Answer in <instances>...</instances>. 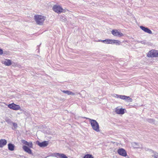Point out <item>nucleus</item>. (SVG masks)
<instances>
[{
	"instance_id": "15",
	"label": "nucleus",
	"mask_w": 158,
	"mask_h": 158,
	"mask_svg": "<svg viewBox=\"0 0 158 158\" xmlns=\"http://www.w3.org/2000/svg\"><path fill=\"white\" fill-rule=\"evenodd\" d=\"M55 156L58 158H68V157L64 154L56 153Z\"/></svg>"
},
{
	"instance_id": "4",
	"label": "nucleus",
	"mask_w": 158,
	"mask_h": 158,
	"mask_svg": "<svg viewBox=\"0 0 158 158\" xmlns=\"http://www.w3.org/2000/svg\"><path fill=\"white\" fill-rule=\"evenodd\" d=\"M147 56L149 57H158V50L152 49L147 54Z\"/></svg>"
},
{
	"instance_id": "8",
	"label": "nucleus",
	"mask_w": 158,
	"mask_h": 158,
	"mask_svg": "<svg viewBox=\"0 0 158 158\" xmlns=\"http://www.w3.org/2000/svg\"><path fill=\"white\" fill-rule=\"evenodd\" d=\"M111 33L114 36L121 37L123 36V34L121 32L118 31L117 30H113Z\"/></svg>"
},
{
	"instance_id": "12",
	"label": "nucleus",
	"mask_w": 158,
	"mask_h": 158,
	"mask_svg": "<svg viewBox=\"0 0 158 158\" xmlns=\"http://www.w3.org/2000/svg\"><path fill=\"white\" fill-rule=\"evenodd\" d=\"M140 28L144 32L151 34L152 33V31L149 29L143 26H140Z\"/></svg>"
},
{
	"instance_id": "6",
	"label": "nucleus",
	"mask_w": 158,
	"mask_h": 158,
	"mask_svg": "<svg viewBox=\"0 0 158 158\" xmlns=\"http://www.w3.org/2000/svg\"><path fill=\"white\" fill-rule=\"evenodd\" d=\"M113 96L114 98H120L123 100H127L129 101L130 102H131L132 101V99L129 96H127L124 95H119L117 94H114L113 95Z\"/></svg>"
},
{
	"instance_id": "17",
	"label": "nucleus",
	"mask_w": 158,
	"mask_h": 158,
	"mask_svg": "<svg viewBox=\"0 0 158 158\" xmlns=\"http://www.w3.org/2000/svg\"><path fill=\"white\" fill-rule=\"evenodd\" d=\"M8 148L9 150L13 151L14 150L15 146L12 143H9L8 144Z\"/></svg>"
},
{
	"instance_id": "16",
	"label": "nucleus",
	"mask_w": 158,
	"mask_h": 158,
	"mask_svg": "<svg viewBox=\"0 0 158 158\" xmlns=\"http://www.w3.org/2000/svg\"><path fill=\"white\" fill-rule=\"evenodd\" d=\"M112 40H113L108 39L103 40H102L101 41L107 44H112Z\"/></svg>"
},
{
	"instance_id": "22",
	"label": "nucleus",
	"mask_w": 158,
	"mask_h": 158,
	"mask_svg": "<svg viewBox=\"0 0 158 158\" xmlns=\"http://www.w3.org/2000/svg\"><path fill=\"white\" fill-rule=\"evenodd\" d=\"M3 51L2 49L0 48V55H2L3 54Z\"/></svg>"
},
{
	"instance_id": "20",
	"label": "nucleus",
	"mask_w": 158,
	"mask_h": 158,
	"mask_svg": "<svg viewBox=\"0 0 158 158\" xmlns=\"http://www.w3.org/2000/svg\"><path fill=\"white\" fill-rule=\"evenodd\" d=\"M83 158H94V157L91 155L88 154L85 155Z\"/></svg>"
},
{
	"instance_id": "18",
	"label": "nucleus",
	"mask_w": 158,
	"mask_h": 158,
	"mask_svg": "<svg viewBox=\"0 0 158 158\" xmlns=\"http://www.w3.org/2000/svg\"><path fill=\"white\" fill-rule=\"evenodd\" d=\"M120 42L118 40H113L112 44H115L116 45H119L120 44Z\"/></svg>"
},
{
	"instance_id": "7",
	"label": "nucleus",
	"mask_w": 158,
	"mask_h": 158,
	"mask_svg": "<svg viewBox=\"0 0 158 158\" xmlns=\"http://www.w3.org/2000/svg\"><path fill=\"white\" fill-rule=\"evenodd\" d=\"M8 107L10 109L15 110H18L20 109V106L19 105L15 104L14 103L9 104Z\"/></svg>"
},
{
	"instance_id": "5",
	"label": "nucleus",
	"mask_w": 158,
	"mask_h": 158,
	"mask_svg": "<svg viewBox=\"0 0 158 158\" xmlns=\"http://www.w3.org/2000/svg\"><path fill=\"white\" fill-rule=\"evenodd\" d=\"M52 9L54 12L58 14L65 12L64 10L60 5H54Z\"/></svg>"
},
{
	"instance_id": "3",
	"label": "nucleus",
	"mask_w": 158,
	"mask_h": 158,
	"mask_svg": "<svg viewBox=\"0 0 158 158\" xmlns=\"http://www.w3.org/2000/svg\"><path fill=\"white\" fill-rule=\"evenodd\" d=\"M85 118L89 120L90 123L93 130L97 132L99 131V125L96 120L87 118Z\"/></svg>"
},
{
	"instance_id": "10",
	"label": "nucleus",
	"mask_w": 158,
	"mask_h": 158,
	"mask_svg": "<svg viewBox=\"0 0 158 158\" xmlns=\"http://www.w3.org/2000/svg\"><path fill=\"white\" fill-rule=\"evenodd\" d=\"M37 145L40 147H46L48 144V141H44L42 142H40L39 141H37Z\"/></svg>"
},
{
	"instance_id": "2",
	"label": "nucleus",
	"mask_w": 158,
	"mask_h": 158,
	"mask_svg": "<svg viewBox=\"0 0 158 158\" xmlns=\"http://www.w3.org/2000/svg\"><path fill=\"white\" fill-rule=\"evenodd\" d=\"M46 17L41 15H36L34 16V19L36 23L39 25H43Z\"/></svg>"
},
{
	"instance_id": "21",
	"label": "nucleus",
	"mask_w": 158,
	"mask_h": 158,
	"mask_svg": "<svg viewBox=\"0 0 158 158\" xmlns=\"http://www.w3.org/2000/svg\"><path fill=\"white\" fill-rule=\"evenodd\" d=\"M13 126L15 128H16L17 127V124L16 123H13Z\"/></svg>"
},
{
	"instance_id": "13",
	"label": "nucleus",
	"mask_w": 158,
	"mask_h": 158,
	"mask_svg": "<svg viewBox=\"0 0 158 158\" xmlns=\"http://www.w3.org/2000/svg\"><path fill=\"white\" fill-rule=\"evenodd\" d=\"M2 64L6 66H9L12 64V62L10 60L6 59L5 61L2 62Z\"/></svg>"
},
{
	"instance_id": "23",
	"label": "nucleus",
	"mask_w": 158,
	"mask_h": 158,
	"mask_svg": "<svg viewBox=\"0 0 158 158\" xmlns=\"http://www.w3.org/2000/svg\"><path fill=\"white\" fill-rule=\"evenodd\" d=\"M156 156H158V155H155V156H154V158H157V157Z\"/></svg>"
},
{
	"instance_id": "1",
	"label": "nucleus",
	"mask_w": 158,
	"mask_h": 158,
	"mask_svg": "<svg viewBox=\"0 0 158 158\" xmlns=\"http://www.w3.org/2000/svg\"><path fill=\"white\" fill-rule=\"evenodd\" d=\"M21 141L22 143L23 144L29 147H28L25 145L23 146L22 148L24 151L29 154H32V151L30 148H33V144L32 142L31 141L28 142L24 140H22Z\"/></svg>"
},
{
	"instance_id": "9",
	"label": "nucleus",
	"mask_w": 158,
	"mask_h": 158,
	"mask_svg": "<svg viewBox=\"0 0 158 158\" xmlns=\"http://www.w3.org/2000/svg\"><path fill=\"white\" fill-rule=\"evenodd\" d=\"M118 154L122 156L125 157L127 156V153L126 151L123 148L119 149L117 151Z\"/></svg>"
},
{
	"instance_id": "14",
	"label": "nucleus",
	"mask_w": 158,
	"mask_h": 158,
	"mask_svg": "<svg viewBox=\"0 0 158 158\" xmlns=\"http://www.w3.org/2000/svg\"><path fill=\"white\" fill-rule=\"evenodd\" d=\"M6 140L5 139H1L0 140V148H2L6 145Z\"/></svg>"
},
{
	"instance_id": "11",
	"label": "nucleus",
	"mask_w": 158,
	"mask_h": 158,
	"mask_svg": "<svg viewBox=\"0 0 158 158\" xmlns=\"http://www.w3.org/2000/svg\"><path fill=\"white\" fill-rule=\"evenodd\" d=\"M125 110H126L125 109L119 108L117 107L115 108V112L118 114H123L125 113Z\"/></svg>"
},
{
	"instance_id": "19",
	"label": "nucleus",
	"mask_w": 158,
	"mask_h": 158,
	"mask_svg": "<svg viewBox=\"0 0 158 158\" xmlns=\"http://www.w3.org/2000/svg\"><path fill=\"white\" fill-rule=\"evenodd\" d=\"M62 92L64 93H65V94H67L68 95H74L75 94L74 93L69 91H68V90H66V91H65V90H64V91H62Z\"/></svg>"
}]
</instances>
